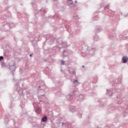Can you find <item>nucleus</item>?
<instances>
[{
    "mask_svg": "<svg viewBox=\"0 0 128 128\" xmlns=\"http://www.w3.org/2000/svg\"><path fill=\"white\" fill-rule=\"evenodd\" d=\"M122 60L124 64H126V62L128 60V58L127 56H124L122 57Z\"/></svg>",
    "mask_w": 128,
    "mask_h": 128,
    "instance_id": "1",
    "label": "nucleus"
},
{
    "mask_svg": "<svg viewBox=\"0 0 128 128\" xmlns=\"http://www.w3.org/2000/svg\"><path fill=\"white\" fill-rule=\"evenodd\" d=\"M36 112H38V114H40L42 112V109L38 107H37L36 108Z\"/></svg>",
    "mask_w": 128,
    "mask_h": 128,
    "instance_id": "2",
    "label": "nucleus"
},
{
    "mask_svg": "<svg viewBox=\"0 0 128 128\" xmlns=\"http://www.w3.org/2000/svg\"><path fill=\"white\" fill-rule=\"evenodd\" d=\"M46 120H48V117H46V116H45L43 118H42V120L44 122H46Z\"/></svg>",
    "mask_w": 128,
    "mask_h": 128,
    "instance_id": "3",
    "label": "nucleus"
},
{
    "mask_svg": "<svg viewBox=\"0 0 128 128\" xmlns=\"http://www.w3.org/2000/svg\"><path fill=\"white\" fill-rule=\"evenodd\" d=\"M78 80H75L74 81V84H75V86H78Z\"/></svg>",
    "mask_w": 128,
    "mask_h": 128,
    "instance_id": "4",
    "label": "nucleus"
},
{
    "mask_svg": "<svg viewBox=\"0 0 128 128\" xmlns=\"http://www.w3.org/2000/svg\"><path fill=\"white\" fill-rule=\"evenodd\" d=\"M4 60V57L2 56H0V60Z\"/></svg>",
    "mask_w": 128,
    "mask_h": 128,
    "instance_id": "5",
    "label": "nucleus"
},
{
    "mask_svg": "<svg viewBox=\"0 0 128 128\" xmlns=\"http://www.w3.org/2000/svg\"><path fill=\"white\" fill-rule=\"evenodd\" d=\"M70 0V3L71 4H72V0Z\"/></svg>",
    "mask_w": 128,
    "mask_h": 128,
    "instance_id": "6",
    "label": "nucleus"
},
{
    "mask_svg": "<svg viewBox=\"0 0 128 128\" xmlns=\"http://www.w3.org/2000/svg\"><path fill=\"white\" fill-rule=\"evenodd\" d=\"M62 64H64V61H62Z\"/></svg>",
    "mask_w": 128,
    "mask_h": 128,
    "instance_id": "7",
    "label": "nucleus"
},
{
    "mask_svg": "<svg viewBox=\"0 0 128 128\" xmlns=\"http://www.w3.org/2000/svg\"><path fill=\"white\" fill-rule=\"evenodd\" d=\"M30 56H32V54L30 55Z\"/></svg>",
    "mask_w": 128,
    "mask_h": 128,
    "instance_id": "8",
    "label": "nucleus"
},
{
    "mask_svg": "<svg viewBox=\"0 0 128 128\" xmlns=\"http://www.w3.org/2000/svg\"><path fill=\"white\" fill-rule=\"evenodd\" d=\"M84 66H82V68H84Z\"/></svg>",
    "mask_w": 128,
    "mask_h": 128,
    "instance_id": "9",
    "label": "nucleus"
},
{
    "mask_svg": "<svg viewBox=\"0 0 128 128\" xmlns=\"http://www.w3.org/2000/svg\"><path fill=\"white\" fill-rule=\"evenodd\" d=\"M75 2H76V1Z\"/></svg>",
    "mask_w": 128,
    "mask_h": 128,
    "instance_id": "10",
    "label": "nucleus"
}]
</instances>
